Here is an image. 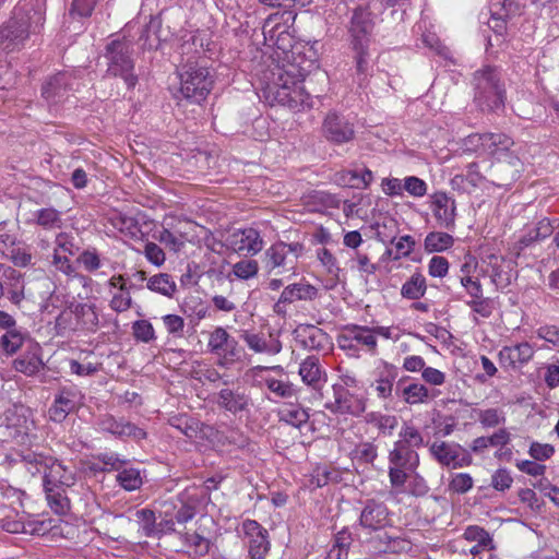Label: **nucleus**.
Wrapping results in <instances>:
<instances>
[{"label":"nucleus","mask_w":559,"mask_h":559,"mask_svg":"<svg viewBox=\"0 0 559 559\" xmlns=\"http://www.w3.org/2000/svg\"><path fill=\"white\" fill-rule=\"evenodd\" d=\"M36 223L45 229L60 228L61 214L53 207L40 209L35 213Z\"/></svg>","instance_id":"45"},{"label":"nucleus","mask_w":559,"mask_h":559,"mask_svg":"<svg viewBox=\"0 0 559 559\" xmlns=\"http://www.w3.org/2000/svg\"><path fill=\"white\" fill-rule=\"evenodd\" d=\"M427 183L416 176L404 178V190L414 198L424 197L427 193Z\"/></svg>","instance_id":"59"},{"label":"nucleus","mask_w":559,"mask_h":559,"mask_svg":"<svg viewBox=\"0 0 559 559\" xmlns=\"http://www.w3.org/2000/svg\"><path fill=\"white\" fill-rule=\"evenodd\" d=\"M21 461L32 475L44 474L45 488L71 487L75 484L74 472L51 456L26 450L21 453Z\"/></svg>","instance_id":"3"},{"label":"nucleus","mask_w":559,"mask_h":559,"mask_svg":"<svg viewBox=\"0 0 559 559\" xmlns=\"http://www.w3.org/2000/svg\"><path fill=\"white\" fill-rule=\"evenodd\" d=\"M217 404L227 412L237 414L248 408L250 397L245 389H222L217 394Z\"/></svg>","instance_id":"26"},{"label":"nucleus","mask_w":559,"mask_h":559,"mask_svg":"<svg viewBox=\"0 0 559 559\" xmlns=\"http://www.w3.org/2000/svg\"><path fill=\"white\" fill-rule=\"evenodd\" d=\"M423 444L424 437L418 428L412 424L404 423L399 432V439L394 442L393 447L403 450H414Z\"/></svg>","instance_id":"30"},{"label":"nucleus","mask_w":559,"mask_h":559,"mask_svg":"<svg viewBox=\"0 0 559 559\" xmlns=\"http://www.w3.org/2000/svg\"><path fill=\"white\" fill-rule=\"evenodd\" d=\"M372 29L370 13L366 9L357 8L350 20L349 34L358 75L365 74L368 70V47Z\"/></svg>","instance_id":"8"},{"label":"nucleus","mask_w":559,"mask_h":559,"mask_svg":"<svg viewBox=\"0 0 559 559\" xmlns=\"http://www.w3.org/2000/svg\"><path fill=\"white\" fill-rule=\"evenodd\" d=\"M294 334L296 342L308 350H322L330 345L329 335L314 325H299Z\"/></svg>","instance_id":"22"},{"label":"nucleus","mask_w":559,"mask_h":559,"mask_svg":"<svg viewBox=\"0 0 559 559\" xmlns=\"http://www.w3.org/2000/svg\"><path fill=\"white\" fill-rule=\"evenodd\" d=\"M474 480L468 473L453 474L449 483V489L452 492L463 495L473 488Z\"/></svg>","instance_id":"50"},{"label":"nucleus","mask_w":559,"mask_h":559,"mask_svg":"<svg viewBox=\"0 0 559 559\" xmlns=\"http://www.w3.org/2000/svg\"><path fill=\"white\" fill-rule=\"evenodd\" d=\"M170 424L189 439L194 438L199 430V423L186 416L175 417Z\"/></svg>","instance_id":"52"},{"label":"nucleus","mask_w":559,"mask_h":559,"mask_svg":"<svg viewBox=\"0 0 559 559\" xmlns=\"http://www.w3.org/2000/svg\"><path fill=\"white\" fill-rule=\"evenodd\" d=\"M119 485L128 491L136 490L142 485V476L136 468H122L116 476Z\"/></svg>","instance_id":"44"},{"label":"nucleus","mask_w":559,"mask_h":559,"mask_svg":"<svg viewBox=\"0 0 559 559\" xmlns=\"http://www.w3.org/2000/svg\"><path fill=\"white\" fill-rule=\"evenodd\" d=\"M75 78L69 72H59L44 83L41 88L43 97L52 104L61 102L68 92L74 90Z\"/></svg>","instance_id":"18"},{"label":"nucleus","mask_w":559,"mask_h":559,"mask_svg":"<svg viewBox=\"0 0 559 559\" xmlns=\"http://www.w3.org/2000/svg\"><path fill=\"white\" fill-rule=\"evenodd\" d=\"M300 242L277 241L271 245L262 255L263 269L267 275H295L298 259L304 253Z\"/></svg>","instance_id":"5"},{"label":"nucleus","mask_w":559,"mask_h":559,"mask_svg":"<svg viewBox=\"0 0 559 559\" xmlns=\"http://www.w3.org/2000/svg\"><path fill=\"white\" fill-rule=\"evenodd\" d=\"M390 522L389 510L383 502L368 500L361 510L359 524L368 531L384 528Z\"/></svg>","instance_id":"20"},{"label":"nucleus","mask_w":559,"mask_h":559,"mask_svg":"<svg viewBox=\"0 0 559 559\" xmlns=\"http://www.w3.org/2000/svg\"><path fill=\"white\" fill-rule=\"evenodd\" d=\"M555 453L554 445L549 443H540L534 441L531 443L528 454L536 461H545L550 459Z\"/></svg>","instance_id":"63"},{"label":"nucleus","mask_w":559,"mask_h":559,"mask_svg":"<svg viewBox=\"0 0 559 559\" xmlns=\"http://www.w3.org/2000/svg\"><path fill=\"white\" fill-rule=\"evenodd\" d=\"M166 331L176 336L182 337L185 330V320L178 314H166L162 318Z\"/></svg>","instance_id":"61"},{"label":"nucleus","mask_w":559,"mask_h":559,"mask_svg":"<svg viewBox=\"0 0 559 559\" xmlns=\"http://www.w3.org/2000/svg\"><path fill=\"white\" fill-rule=\"evenodd\" d=\"M147 288L171 298L177 290V285L169 274L160 273L148 278Z\"/></svg>","instance_id":"36"},{"label":"nucleus","mask_w":559,"mask_h":559,"mask_svg":"<svg viewBox=\"0 0 559 559\" xmlns=\"http://www.w3.org/2000/svg\"><path fill=\"white\" fill-rule=\"evenodd\" d=\"M179 94L195 104L203 102L213 86V76L209 68L197 62L185 64L179 71Z\"/></svg>","instance_id":"7"},{"label":"nucleus","mask_w":559,"mask_h":559,"mask_svg":"<svg viewBox=\"0 0 559 559\" xmlns=\"http://www.w3.org/2000/svg\"><path fill=\"white\" fill-rule=\"evenodd\" d=\"M73 313L83 328L94 331L98 326L99 319L94 304H78L74 306Z\"/></svg>","instance_id":"35"},{"label":"nucleus","mask_w":559,"mask_h":559,"mask_svg":"<svg viewBox=\"0 0 559 559\" xmlns=\"http://www.w3.org/2000/svg\"><path fill=\"white\" fill-rule=\"evenodd\" d=\"M324 407L333 414L359 416L366 409L365 400L343 385H333V397L328 400Z\"/></svg>","instance_id":"12"},{"label":"nucleus","mask_w":559,"mask_h":559,"mask_svg":"<svg viewBox=\"0 0 559 559\" xmlns=\"http://www.w3.org/2000/svg\"><path fill=\"white\" fill-rule=\"evenodd\" d=\"M430 209L437 224L452 230L455 227L456 204L455 200L444 192H436L431 195Z\"/></svg>","instance_id":"17"},{"label":"nucleus","mask_w":559,"mask_h":559,"mask_svg":"<svg viewBox=\"0 0 559 559\" xmlns=\"http://www.w3.org/2000/svg\"><path fill=\"white\" fill-rule=\"evenodd\" d=\"M492 20H506L520 12L519 0H490Z\"/></svg>","instance_id":"39"},{"label":"nucleus","mask_w":559,"mask_h":559,"mask_svg":"<svg viewBox=\"0 0 559 559\" xmlns=\"http://www.w3.org/2000/svg\"><path fill=\"white\" fill-rule=\"evenodd\" d=\"M318 260L324 266L326 272L333 276V278H338L340 267L335 257L326 249L320 248L317 251Z\"/></svg>","instance_id":"56"},{"label":"nucleus","mask_w":559,"mask_h":559,"mask_svg":"<svg viewBox=\"0 0 559 559\" xmlns=\"http://www.w3.org/2000/svg\"><path fill=\"white\" fill-rule=\"evenodd\" d=\"M50 508L58 514H63L69 509V500L61 488H45Z\"/></svg>","instance_id":"49"},{"label":"nucleus","mask_w":559,"mask_h":559,"mask_svg":"<svg viewBox=\"0 0 559 559\" xmlns=\"http://www.w3.org/2000/svg\"><path fill=\"white\" fill-rule=\"evenodd\" d=\"M103 431H107L117 437H132L136 440L145 438L143 429L123 419H116L112 416H105L99 421Z\"/></svg>","instance_id":"27"},{"label":"nucleus","mask_w":559,"mask_h":559,"mask_svg":"<svg viewBox=\"0 0 559 559\" xmlns=\"http://www.w3.org/2000/svg\"><path fill=\"white\" fill-rule=\"evenodd\" d=\"M250 350L257 354L276 355L282 350V343L275 333H252L245 331L241 335Z\"/></svg>","instance_id":"23"},{"label":"nucleus","mask_w":559,"mask_h":559,"mask_svg":"<svg viewBox=\"0 0 559 559\" xmlns=\"http://www.w3.org/2000/svg\"><path fill=\"white\" fill-rule=\"evenodd\" d=\"M24 340V334L15 325L0 337V347L5 354L13 355L21 348Z\"/></svg>","instance_id":"41"},{"label":"nucleus","mask_w":559,"mask_h":559,"mask_svg":"<svg viewBox=\"0 0 559 559\" xmlns=\"http://www.w3.org/2000/svg\"><path fill=\"white\" fill-rule=\"evenodd\" d=\"M346 329L350 334V338L354 340L357 345L360 344L364 346L371 355L377 354L378 341L369 326L353 324L346 326Z\"/></svg>","instance_id":"33"},{"label":"nucleus","mask_w":559,"mask_h":559,"mask_svg":"<svg viewBox=\"0 0 559 559\" xmlns=\"http://www.w3.org/2000/svg\"><path fill=\"white\" fill-rule=\"evenodd\" d=\"M484 180V177L478 171V166L476 164H469L467 166L466 175H457L453 178L454 183H464L466 182L472 188H477L481 181Z\"/></svg>","instance_id":"58"},{"label":"nucleus","mask_w":559,"mask_h":559,"mask_svg":"<svg viewBox=\"0 0 559 559\" xmlns=\"http://www.w3.org/2000/svg\"><path fill=\"white\" fill-rule=\"evenodd\" d=\"M206 347L212 355L217 357V365L224 368L238 361L242 354L238 341L223 326H216L210 332Z\"/></svg>","instance_id":"10"},{"label":"nucleus","mask_w":559,"mask_h":559,"mask_svg":"<svg viewBox=\"0 0 559 559\" xmlns=\"http://www.w3.org/2000/svg\"><path fill=\"white\" fill-rule=\"evenodd\" d=\"M513 478L507 468H498L491 476V486L499 491H504L512 486Z\"/></svg>","instance_id":"64"},{"label":"nucleus","mask_w":559,"mask_h":559,"mask_svg":"<svg viewBox=\"0 0 559 559\" xmlns=\"http://www.w3.org/2000/svg\"><path fill=\"white\" fill-rule=\"evenodd\" d=\"M372 179V171L368 168H362L360 170H341L333 177V181L337 186L353 189H365L370 185Z\"/></svg>","instance_id":"28"},{"label":"nucleus","mask_w":559,"mask_h":559,"mask_svg":"<svg viewBox=\"0 0 559 559\" xmlns=\"http://www.w3.org/2000/svg\"><path fill=\"white\" fill-rule=\"evenodd\" d=\"M474 100L483 111H496L504 106L506 87L497 68L484 67L474 74Z\"/></svg>","instance_id":"4"},{"label":"nucleus","mask_w":559,"mask_h":559,"mask_svg":"<svg viewBox=\"0 0 559 559\" xmlns=\"http://www.w3.org/2000/svg\"><path fill=\"white\" fill-rule=\"evenodd\" d=\"M389 479L392 487L402 490L419 465V455L415 450L393 447L389 452Z\"/></svg>","instance_id":"9"},{"label":"nucleus","mask_w":559,"mask_h":559,"mask_svg":"<svg viewBox=\"0 0 559 559\" xmlns=\"http://www.w3.org/2000/svg\"><path fill=\"white\" fill-rule=\"evenodd\" d=\"M226 242L230 250L245 258L257 255L264 247L260 231L252 227L234 230Z\"/></svg>","instance_id":"13"},{"label":"nucleus","mask_w":559,"mask_h":559,"mask_svg":"<svg viewBox=\"0 0 559 559\" xmlns=\"http://www.w3.org/2000/svg\"><path fill=\"white\" fill-rule=\"evenodd\" d=\"M399 395L408 405L427 403L433 397L429 389L419 382L405 385Z\"/></svg>","instance_id":"32"},{"label":"nucleus","mask_w":559,"mask_h":559,"mask_svg":"<svg viewBox=\"0 0 559 559\" xmlns=\"http://www.w3.org/2000/svg\"><path fill=\"white\" fill-rule=\"evenodd\" d=\"M332 472L326 466H317L313 468L309 478L311 489L321 488L329 484Z\"/></svg>","instance_id":"62"},{"label":"nucleus","mask_w":559,"mask_h":559,"mask_svg":"<svg viewBox=\"0 0 559 559\" xmlns=\"http://www.w3.org/2000/svg\"><path fill=\"white\" fill-rule=\"evenodd\" d=\"M282 294V300H287L289 304L299 300H313L318 296V288L307 282H298L287 285Z\"/></svg>","instance_id":"29"},{"label":"nucleus","mask_w":559,"mask_h":559,"mask_svg":"<svg viewBox=\"0 0 559 559\" xmlns=\"http://www.w3.org/2000/svg\"><path fill=\"white\" fill-rule=\"evenodd\" d=\"M133 335L136 340L148 343L155 338L153 325L146 320L135 321L132 325Z\"/></svg>","instance_id":"60"},{"label":"nucleus","mask_w":559,"mask_h":559,"mask_svg":"<svg viewBox=\"0 0 559 559\" xmlns=\"http://www.w3.org/2000/svg\"><path fill=\"white\" fill-rule=\"evenodd\" d=\"M427 289L426 278L420 273H414L409 280H407L401 288V294L407 299H419L421 298Z\"/></svg>","instance_id":"38"},{"label":"nucleus","mask_w":559,"mask_h":559,"mask_svg":"<svg viewBox=\"0 0 559 559\" xmlns=\"http://www.w3.org/2000/svg\"><path fill=\"white\" fill-rule=\"evenodd\" d=\"M514 145L513 140L503 133H485L486 155L500 158Z\"/></svg>","instance_id":"31"},{"label":"nucleus","mask_w":559,"mask_h":559,"mask_svg":"<svg viewBox=\"0 0 559 559\" xmlns=\"http://www.w3.org/2000/svg\"><path fill=\"white\" fill-rule=\"evenodd\" d=\"M535 349L528 342L504 346L499 352V361L504 367L515 368L527 364L534 356Z\"/></svg>","instance_id":"25"},{"label":"nucleus","mask_w":559,"mask_h":559,"mask_svg":"<svg viewBox=\"0 0 559 559\" xmlns=\"http://www.w3.org/2000/svg\"><path fill=\"white\" fill-rule=\"evenodd\" d=\"M265 384L267 389L278 397H293L296 395L294 384L275 378H266Z\"/></svg>","instance_id":"51"},{"label":"nucleus","mask_w":559,"mask_h":559,"mask_svg":"<svg viewBox=\"0 0 559 559\" xmlns=\"http://www.w3.org/2000/svg\"><path fill=\"white\" fill-rule=\"evenodd\" d=\"M107 225L118 231L122 237L129 239H140L143 231L138 219L122 212L112 211L106 216Z\"/></svg>","instance_id":"24"},{"label":"nucleus","mask_w":559,"mask_h":559,"mask_svg":"<svg viewBox=\"0 0 559 559\" xmlns=\"http://www.w3.org/2000/svg\"><path fill=\"white\" fill-rule=\"evenodd\" d=\"M301 381L314 391H320L326 383L328 374L318 356L306 357L299 365Z\"/></svg>","instance_id":"19"},{"label":"nucleus","mask_w":559,"mask_h":559,"mask_svg":"<svg viewBox=\"0 0 559 559\" xmlns=\"http://www.w3.org/2000/svg\"><path fill=\"white\" fill-rule=\"evenodd\" d=\"M295 20L294 11L284 10L270 14L263 23L264 43L281 51L283 63L271 70V78H267L262 92L271 106L281 105L300 111L313 106L304 83L316 63L314 60L304 59L299 48L294 45Z\"/></svg>","instance_id":"1"},{"label":"nucleus","mask_w":559,"mask_h":559,"mask_svg":"<svg viewBox=\"0 0 559 559\" xmlns=\"http://www.w3.org/2000/svg\"><path fill=\"white\" fill-rule=\"evenodd\" d=\"M82 400L83 395L75 386L61 389L49 408V418L61 423L82 404Z\"/></svg>","instance_id":"15"},{"label":"nucleus","mask_w":559,"mask_h":559,"mask_svg":"<svg viewBox=\"0 0 559 559\" xmlns=\"http://www.w3.org/2000/svg\"><path fill=\"white\" fill-rule=\"evenodd\" d=\"M378 456L377 445L372 442H360L352 451L353 460L359 463H373Z\"/></svg>","instance_id":"48"},{"label":"nucleus","mask_w":559,"mask_h":559,"mask_svg":"<svg viewBox=\"0 0 559 559\" xmlns=\"http://www.w3.org/2000/svg\"><path fill=\"white\" fill-rule=\"evenodd\" d=\"M43 361L35 353H27L14 360L16 371L27 376H33L40 370Z\"/></svg>","instance_id":"43"},{"label":"nucleus","mask_w":559,"mask_h":559,"mask_svg":"<svg viewBox=\"0 0 559 559\" xmlns=\"http://www.w3.org/2000/svg\"><path fill=\"white\" fill-rule=\"evenodd\" d=\"M43 24L44 15L32 0H21L9 20L0 25V50L7 53L22 50Z\"/></svg>","instance_id":"2"},{"label":"nucleus","mask_w":559,"mask_h":559,"mask_svg":"<svg viewBox=\"0 0 559 559\" xmlns=\"http://www.w3.org/2000/svg\"><path fill=\"white\" fill-rule=\"evenodd\" d=\"M78 262L84 267L87 272H95L102 267L103 263L99 254L95 249L84 250L79 257Z\"/></svg>","instance_id":"55"},{"label":"nucleus","mask_w":559,"mask_h":559,"mask_svg":"<svg viewBox=\"0 0 559 559\" xmlns=\"http://www.w3.org/2000/svg\"><path fill=\"white\" fill-rule=\"evenodd\" d=\"M231 272L237 278L248 281L258 275L259 263L254 259H242L233 265Z\"/></svg>","instance_id":"47"},{"label":"nucleus","mask_w":559,"mask_h":559,"mask_svg":"<svg viewBox=\"0 0 559 559\" xmlns=\"http://www.w3.org/2000/svg\"><path fill=\"white\" fill-rule=\"evenodd\" d=\"M278 417L281 421L298 428L308 421L309 414L298 404L286 403L278 409Z\"/></svg>","instance_id":"34"},{"label":"nucleus","mask_w":559,"mask_h":559,"mask_svg":"<svg viewBox=\"0 0 559 559\" xmlns=\"http://www.w3.org/2000/svg\"><path fill=\"white\" fill-rule=\"evenodd\" d=\"M51 263L57 271L76 278L83 286H87L92 282L90 277L76 273L70 259L67 255H61L57 248L53 250Z\"/></svg>","instance_id":"37"},{"label":"nucleus","mask_w":559,"mask_h":559,"mask_svg":"<svg viewBox=\"0 0 559 559\" xmlns=\"http://www.w3.org/2000/svg\"><path fill=\"white\" fill-rule=\"evenodd\" d=\"M429 454L441 466L462 468L472 464V456L459 443L436 439L429 444Z\"/></svg>","instance_id":"11"},{"label":"nucleus","mask_w":559,"mask_h":559,"mask_svg":"<svg viewBox=\"0 0 559 559\" xmlns=\"http://www.w3.org/2000/svg\"><path fill=\"white\" fill-rule=\"evenodd\" d=\"M397 378V368L386 361H382L374 371V379L371 382V388L377 396L382 400H388L392 396L394 382Z\"/></svg>","instance_id":"21"},{"label":"nucleus","mask_w":559,"mask_h":559,"mask_svg":"<svg viewBox=\"0 0 559 559\" xmlns=\"http://www.w3.org/2000/svg\"><path fill=\"white\" fill-rule=\"evenodd\" d=\"M551 233L552 227L549 219L543 218L536 224V227L526 237L523 238L522 242L527 246L532 241L548 237Z\"/></svg>","instance_id":"57"},{"label":"nucleus","mask_w":559,"mask_h":559,"mask_svg":"<svg viewBox=\"0 0 559 559\" xmlns=\"http://www.w3.org/2000/svg\"><path fill=\"white\" fill-rule=\"evenodd\" d=\"M52 519H31L26 521V534L44 536L55 528Z\"/></svg>","instance_id":"54"},{"label":"nucleus","mask_w":559,"mask_h":559,"mask_svg":"<svg viewBox=\"0 0 559 559\" xmlns=\"http://www.w3.org/2000/svg\"><path fill=\"white\" fill-rule=\"evenodd\" d=\"M477 420L485 428H495L506 423L504 412L499 408H486L476 411Z\"/></svg>","instance_id":"46"},{"label":"nucleus","mask_w":559,"mask_h":559,"mask_svg":"<svg viewBox=\"0 0 559 559\" xmlns=\"http://www.w3.org/2000/svg\"><path fill=\"white\" fill-rule=\"evenodd\" d=\"M242 531L248 539L251 559H264L270 550L267 531L254 520H246L242 523Z\"/></svg>","instance_id":"16"},{"label":"nucleus","mask_w":559,"mask_h":559,"mask_svg":"<svg viewBox=\"0 0 559 559\" xmlns=\"http://www.w3.org/2000/svg\"><path fill=\"white\" fill-rule=\"evenodd\" d=\"M132 53L133 44L126 38L112 39L106 46L107 73L121 78L129 88L134 87L138 83Z\"/></svg>","instance_id":"6"},{"label":"nucleus","mask_w":559,"mask_h":559,"mask_svg":"<svg viewBox=\"0 0 559 559\" xmlns=\"http://www.w3.org/2000/svg\"><path fill=\"white\" fill-rule=\"evenodd\" d=\"M134 515L144 536L153 537L158 535L155 513L152 510L140 509L135 511Z\"/></svg>","instance_id":"42"},{"label":"nucleus","mask_w":559,"mask_h":559,"mask_svg":"<svg viewBox=\"0 0 559 559\" xmlns=\"http://www.w3.org/2000/svg\"><path fill=\"white\" fill-rule=\"evenodd\" d=\"M454 243V238L442 231L429 233L424 241L425 250L428 252H441L451 248Z\"/></svg>","instance_id":"40"},{"label":"nucleus","mask_w":559,"mask_h":559,"mask_svg":"<svg viewBox=\"0 0 559 559\" xmlns=\"http://www.w3.org/2000/svg\"><path fill=\"white\" fill-rule=\"evenodd\" d=\"M322 132L328 141L336 144L349 142L355 133L353 124L336 111L326 114L322 123Z\"/></svg>","instance_id":"14"},{"label":"nucleus","mask_w":559,"mask_h":559,"mask_svg":"<svg viewBox=\"0 0 559 559\" xmlns=\"http://www.w3.org/2000/svg\"><path fill=\"white\" fill-rule=\"evenodd\" d=\"M109 306L111 310L116 312H124L129 310L132 306L130 289L114 292L111 294Z\"/></svg>","instance_id":"53"}]
</instances>
